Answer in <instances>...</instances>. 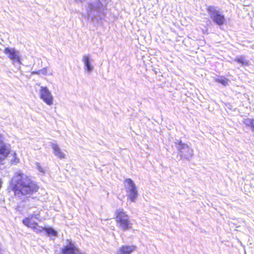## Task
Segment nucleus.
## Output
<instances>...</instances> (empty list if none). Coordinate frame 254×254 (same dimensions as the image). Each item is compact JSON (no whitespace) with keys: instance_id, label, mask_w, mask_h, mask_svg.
<instances>
[{"instance_id":"39448f33","label":"nucleus","mask_w":254,"mask_h":254,"mask_svg":"<svg viewBox=\"0 0 254 254\" xmlns=\"http://www.w3.org/2000/svg\"><path fill=\"white\" fill-rule=\"evenodd\" d=\"M207 10L214 23L219 26L223 25L225 23L226 19L221 9L214 6H209Z\"/></svg>"},{"instance_id":"f03ea898","label":"nucleus","mask_w":254,"mask_h":254,"mask_svg":"<svg viewBox=\"0 0 254 254\" xmlns=\"http://www.w3.org/2000/svg\"><path fill=\"white\" fill-rule=\"evenodd\" d=\"M77 3L84 5L89 18L93 22H98L106 16V5L100 0H74Z\"/></svg>"},{"instance_id":"6ab92c4d","label":"nucleus","mask_w":254,"mask_h":254,"mask_svg":"<svg viewBox=\"0 0 254 254\" xmlns=\"http://www.w3.org/2000/svg\"><path fill=\"white\" fill-rule=\"evenodd\" d=\"M22 223L25 226L31 228L34 222H32L31 218L28 216L22 220Z\"/></svg>"},{"instance_id":"f257e3e1","label":"nucleus","mask_w":254,"mask_h":254,"mask_svg":"<svg viewBox=\"0 0 254 254\" xmlns=\"http://www.w3.org/2000/svg\"><path fill=\"white\" fill-rule=\"evenodd\" d=\"M10 187L14 195L18 197L30 195L37 192L39 188L35 182L21 172L16 173L13 177Z\"/></svg>"},{"instance_id":"a211bd4d","label":"nucleus","mask_w":254,"mask_h":254,"mask_svg":"<svg viewBox=\"0 0 254 254\" xmlns=\"http://www.w3.org/2000/svg\"><path fill=\"white\" fill-rule=\"evenodd\" d=\"M44 231L48 236H56L58 234L57 232L51 227L45 228Z\"/></svg>"},{"instance_id":"f3484780","label":"nucleus","mask_w":254,"mask_h":254,"mask_svg":"<svg viewBox=\"0 0 254 254\" xmlns=\"http://www.w3.org/2000/svg\"><path fill=\"white\" fill-rule=\"evenodd\" d=\"M33 231L36 233H40L43 231L45 230V228L40 226L38 225V223L36 222L34 223V224L32 225L31 228Z\"/></svg>"},{"instance_id":"5701e85b","label":"nucleus","mask_w":254,"mask_h":254,"mask_svg":"<svg viewBox=\"0 0 254 254\" xmlns=\"http://www.w3.org/2000/svg\"><path fill=\"white\" fill-rule=\"evenodd\" d=\"M15 156H16V153H14V154H13V157H14V159L13 160H11V161L13 162L14 163H18L19 159L18 158H16V157H15Z\"/></svg>"},{"instance_id":"9d476101","label":"nucleus","mask_w":254,"mask_h":254,"mask_svg":"<svg viewBox=\"0 0 254 254\" xmlns=\"http://www.w3.org/2000/svg\"><path fill=\"white\" fill-rule=\"evenodd\" d=\"M10 153V148L8 146L2 145L0 147V165L4 164V160L6 158Z\"/></svg>"},{"instance_id":"dca6fc26","label":"nucleus","mask_w":254,"mask_h":254,"mask_svg":"<svg viewBox=\"0 0 254 254\" xmlns=\"http://www.w3.org/2000/svg\"><path fill=\"white\" fill-rule=\"evenodd\" d=\"M216 82L220 83L224 86H227L228 85V79L224 77H220L214 79Z\"/></svg>"},{"instance_id":"ddd939ff","label":"nucleus","mask_w":254,"mask_h":254,"mask_svg":"<svg viewBox=\"0 0 254 254\" xmlns=\"http://www.w3.org/2000/svg\"><path fill=\"white\" fill-rule=\"evenodd\" d=\"M51 147L54 150V153L55 155L57 156L60 159H63L64 158V153L61 151V149L57 144H52Z\"/></svg>"},{"instance_id":"9b49d317","label":"nucleus","mask_w":254,"mask_h":254,"mask_svg":"<svg viewBox=\"0 0 254 254\" xmlns=\"http://www.w3.org/2000/svg\"><path fill=\"white\" fill-rule=\"evenodd\" d=\"M82 62L84 64V69L88 73H90L93 69L94 66L91 64V59L89 55H84L82 57Z\"/></svg>"},{"instance_id":"4be33fe9","label":"nucleus","mask_w":254,"mask_h":254,"mask_svg":"<svg viewBox=\"0 0 254 254\" xmlns=\"http://www.w3.org/2000/svg\"><path fill=\"white\" fill-rule=\"evenodd\" d=\"M37 169L43 174H45L44 169L41 166L39 163H37Z\"/></svg>"},{"instance_id":"20e7f679","label":"nucleus","mask_w":254,"mask_h":254,"mask_svg":"<svg viewBox=\"0 0 254 254\" xmlns=\"http://www.w3.org/2000/svg\"><path fill=\"white\" fill-rule=\"evenodd\" d=\"M116 215L117 224L121 230L126 231L132 229V224L129 220V217L123 209L117 210Z\"/></svg>"},{"instance_id":"0eeeda50","label":"nucleus","mask_w":254,"mask_h":254,"mask_svg":"<svg viewBox=\"0 0 254 254\" xmlns=\"http://www.w3.org/2000/svg\"><path fill=\"white\" fill-rule=\"evenodd\" d=\"M40 97L48 105L53 104V97L47 87H41L40 91Z\"/></svg>"},{"instance_id":"aec40b11","label":"nucleus","mask_w":254,"mask_h":254,"mask_svg":"<svg viewBox=\"0 0 254 254\" xmlns=\"http://www.w3.org/2000/svg\"><path fill=\"white\" fill-rule=\"evenodd\" d=\"M29 217L31 218V220L34 218L39 221H40L42 219V218L40 215V212L38 211H35L32 214H30Z\"/></svg>"},{"instance_id":"7ed1b4c3","label":"nucleus","mask_w":254,"mask_h":254,"mask_svg":"<svg viewBox=\"0 0 254 254\" xmlns=\"http://www.w3.org/2000/svg\"><path fill=\"white\" fill-rule=\"evenodd\" d=\"M176 147L178 151L177 159L190 161L192 158L193 154V149L188 144L183 142L181 140L176 139L175 141Z\"/></svg>"},{"instance_id":"6e6552de","label":"nucleus","mask_w":254,"mask_h":254,"mask_svg":"<svg viewBox=\"0 0 254 254\" xmlns=\"http://www.w3.org/2000/svg\"><path fill=\"white\" fill-rule=\"evenodd\" d=\"M68 243L62 249L63 254H81L78 248L71 240H67Z\"/></svg>"},{"instance_id":"4468645a","label":"nucleus","mask_w":254,"mask_h":254,"mask_svg":"<svg viewBox=\"0 0 254 254\" xmlns=\"http://www.w3.org/2000/svg\"><path fill=\"white\" fill-rule=\"evenodd\" d=\"M235 61L240 64L242 65L248 66L250 64V61L247 59L245 57L243 56L237 57L235 59Z\"/></svg>"},{"instance_id":"2eb2a0df","label":"nucleus","mask_w":254,"mask_h":254,"mask_svg":"<svg viewBox=\"0 0 254 254\" xmlns=\"http://www.w3.org/2000/svg\"><path fill=\"white\" fill-rule=\"evenodd\" d=\"M243 123L247 126L251 127L254 131V120L251 119H245Z\"/></svg>"},{"instance_id":"b1692460","label":"nucleus","mask_w":254,"mask_h":254,"mask_svg":"<svg viewBox=\"0 0 254 254\" xmlns=\"http://www.w3.org/2000/svg\"><path fill=\"white\" fill-rule=\"evenodd\" d=\"M32 74H38L39 75V72H38V70L37 71H33L31 72Z\"/></svg>"},{"instance_id":"1a4fd4ad","label":"nucleus","mask_w":254,"mask_h":254,"mask_svg":"<svg viewBox=\"0 0 254 254\" xmlns=\"http://www.w3.org/2000/svg\"><path fill=\"white\" fill-rule=\"evenodd\" d=\"M3 53L7 55L8 57L13 61L20 63L19 53L13 48H6L3 51Z\"/></svg>"},{"instance_id":"f8f14e48","label":"nucleus","mask_w":254,"mask_h":254,"mask_svg":"<svg viewBox=\"0 0 254 254\" xmlns=\"http://www.w3.org/2000/svg\"><path fill=\"white\" fill-rule=\"evenodd\" d=\"M135 249L134 246H123L118 251L117 254H130Z\"/></svg>"},{"instance_id":"412c9836","label":"nucleus","mask_w":254,"mask_h":254,"mask_svg":"<svg viewBox=\"0 0 254 254\" xmlns=\"http://www.w3.org/2000/svg\"><path fill=\"white\" fill-rule=\"evenodd\" d=\"M38 72H39V74L46 75L47 72V67H44L40 70H39Z\"/></svg>"},{"instance_id":"423d86ee","label":"nucleus","mask_w":254,"mask_h":254,"mask_svg":"<svg viewBox=\"0 0 254 254\" xmlns=\"http://www.w3.org/2000/svg\"><path fill=\"white\" fill-rule=\"evenodd\" d=\"M125 183V188L128 197L131 202H135L138 195L137 188L131 179H126Z\"/></svg>"}]
</instances>
